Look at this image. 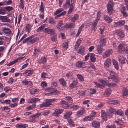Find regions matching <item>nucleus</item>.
<instances>
[{
	"mask_svg": "<svg viewBox=\"0 0 128 128\" xmlns=\"http://www.w3.org/2000/svg\"><path fill=\"white\" fill-rule=\"evenodd\" d=\"M104 18L105 20L108 23L111 22L112 21V19L107 16H104Z\"/></svg>",
	"mask_w": 128,
	"mask_h": 128,
	"instance_id": "obj_32",
	"label": "nucleus"
},
{
	"mask_svg": "<svg viewBox=\"0 0 128 128\" xmlns=\"http://www.w3.org/2000/svg\"><path fill=\"white\" fill-rule=\"evenodd\" d=\"M57 37L56 35L53 36L51 38L53 42H56L57 40Z\"/></svg>",
	"mask_w": 128,
	"mask_h": 128,
	"instance_id": "obj_54",
	"label": "nucleus"
},
{
	"mask_svg": "<svg viewBox=\"0 0 128 128\" xmlns=\"http://www.w3.org/2000/svg\"><path fill=\"white\" fill-rule=\"evenodd\" d=\"M34 35H33L26 38L23 40V43L24 44L26 42L28 44H31L38 41V38L36 37L32 39V38L34 37Z\"/></svg>",
	"mask_w": 128,
	"mask_h": 128,
	"instance_id": "obj_1",
	"label": "nucleus"
},
{
	"mask_svg": "<svg viewBox=\"0 0 128 128\" xmlns=\"http://www.w3.org/2000/svg\"><path fill=\"white\" fill-rule=\"evenodd\" d=\"M46 58L45 57H42L40 59L38 63L39 64H44L46 62Z\"/></svg>",
	"mask_w": 128,
	"mask_h": 128,
	"instance_id": "obj_19",
	"label": "nucleus"
},
{
	"mask_svg": "<svg viewBox=\"0 0 128 128\" xmlns=\"http://www.w3.org/2000/svg\"><path fill=\"white\" fill-rule=\"evenodd\" d=\"M63 24L62 21V20H60L56 25L57 29L61 31V28H62V25Z\"/></svg>",
	"mask_w": 128,
	"mask_h": 128,
	"instance_id": "obj_12",
	"label": "nucleus"
},
{
	"mask_svg": "<svg viewBox=\"0 0 128 128\" xmlns=\"http://www.w3.org/2000/svg\"><path fill=\"white\" fill-rule=\"evenodd\" d=\"M47 76V74L45 72H43L42 74L41 77L42 78L44 79L46 78Z\"/></svg>",
	"mask_w": 128,
	"mask_h": 128,
	"instance_id": "obj_56",
	"label": "nucleus"
},
{
	"mask_svg": "<svg viewBox=\"0 0 128 128\" xmlns=\"http://www.w3.org/2000/svg\"><path fill=\"white\" fill-rule=\"evenodd\" d=\"M122 95L123 96H128V91L127 90L126 88L124 89L122 91Z\"/></svg>",
	"mask_w": 128,
	"mask_h": 128,
	"instance_id": "obj_33",
	"label": "nucleus"
},
{
	"mask_svg": "<svg viewBox=\"0 0 128 128\" xmlns=\"http://www.w3.org/2000/svg\"><path fill=\"white\" fill-rule=\"evenodd\" d=\"M104 26H102L99 28V30L100 31V34H102L104 33Z\"/></svg>",
	"mask_w": 128,
	"mask_h": 128,
	"instance_id": "obj_47",
	"label": "nucleus"
},
{
	"mask_svg": "<svg viewBox=\"0 0 128 128\" xmlns=\"http://www.w3.org/2000/svg\"><path fill=\"white\" fill-rule=\"evenodd\" d=\"M125 22L123 21H120L116 23V24L117 25L120 26L124 24H125Z\"/></svg>",
	"mask_w": 128,
	"mask_h": 128,
	"instance_id": "obj_42",
	"label": "nucleus"
},
{
	"mask_svg": "<svg viewBox=\"0 0 128 128\" xmlns=\"http://www.w3.org/2000/svg\"><path fill=\"white\" fill-rule=\"evenodd\" d=\"M112 51L111 49H108L106 50L105 52H104L103 54V58H106L109 56L110 54L112 53Z\"/></svg>",
	"mask_w": 128,
	"mask_h": 128,
	"instance_id": "obj_4",
	"label": "nucleus"
},
{
	"mask_svg": "<svg viewBox=\"0 0 128 128\" xmlns=\"http://www.w3.org/2000/svg\"><path fill=\"white\" fill-rule=\"evenodd\" d=\"M2 20L3 22H10V20L6 16L3 17L2 18Z\"/></svg>",
	"mask_w": 128,
	"mask_h": 128,
	"instance_id": "obj_39",
	"label": "nucleus"
},
{
	"mask_svg": "<svg viewBox=\"0 0 128 128\" xmlns=\"http://www.w3.org/2000/svg\"><path fill=\"white\" fill-rule=\"evenodd\" d=\"M68 42H66L64 44L63 48L64 49L66 50L67 49L68 46Z\"/></svg>",
	"mask_w": 128,
	"mask_h": 128,
	"instance_id": "obj_51",
	"label": "nucleus"
},
{
	"mask_svg": "<svg viewBox=\"0 0 128 128\" xmlns=\"http://www.w3.org/2000/svg\"><path fill=\"white\" fill-rule=\"evenodd\" d=\"M78 14H75L73 17L71 18L70 20L71 21L73 22H75V21L78 19Z\"/></svg>",
	"mask_w": 128,
	"mask_h": 128,
	"instance_id": "obj_30",
	"label": "nucleus"
},
{
	"mask_svg": "<svg viewBox=\"0 0 128 128\" xmlns=\"http://www.w3.org/2000/svg\"><path fill=\"white\" fill-rule=\"evenodd\" d=\"M102 117L104 120H107V117L106 112L104 110L102 111Z\"/></svg>",
	"mask_w": 128,
	"mask_h": 128,
	"instance_id": "obj_17",
	"label": "nucleus"
},
{
	"mask_svg": "<svg viewBox=\"0 0 128 128\" xmlns=\"http://www.w3.org/2000/svg\"><path fill=\"white\" fill-rule=\"evenodd\" d=\"M40 99L38 98H33L29 99L28 100L29 102L30 103L35 102L37 101H39Z\"/></svg>",
	"mask_w": 128,
	"mask_h": 128,
	"instance_id": "obj_26",
	"label": "nucleus"
},
{
	"mask_svg": "<svg viewBox=\"0 0 128 128\" xmlns=\"http://www.w3.org/2000/svg\"><path fill=\"white\" fill-rule=\"evenodd\" d=\"M99 81L104 85H106L108 84L107 82L104 80H100Z\"/></svg>",
	"mask_w": 128,
	"mask_h": 128,
	"instance_id": "obj_64",
	"label": "nucleus"
},
{
	"mask_svg": "<svg viewBox=\"0 0 128 128\" xmlns=\"http://www.w3.org/2000/svg\"><path fill=\"white\" fill-rule=\"evenodd\" d=\"M84 108H82L76 114L77 116H80V115H82L84 112Z\"/></svg>",
	"mask_w": 128,
	"mask_h": 128,
	"instance_id": "obj_24",
	"label": "nucleus"
},
{
	"mask_svg": "<svg viewBox=\"0 0 128 128\" xmlns=\"http://www.w3.org/2000/svg\"><path fill=\"white\" fill-rule=\"evenodd\" d=\"M68 122L70 126H74V122L72 119L70 118L68 119Z\"/></svg>",
	"mask_w": 128,
	"mask_h": 128,
	"instance_id": "obj_40",
	"label": "nucleus"
},
{
	"mask_svg": "<svg viewBox=\"0 0 128 128\" xmlns=\"http://www.w3.org/2000/svg\"><path fill=\"white\" fill-rule=\"evenodd\" d=\"M78 83L77 81L76 80H74L70 85V87L71 88H75L76 86Z\"/></svg>",
	"mask_w": 128,
	"mask_h": 128,
	"instance_id": "obj_15",
	"label": "nucleus"
},
{
	"mask_svg": "<svg viewBox=\"0 0 128 128\" xmlns=\"http://www.w3.org/2000/svg\"><path fill=\"white\" fill-rule=\"evenodd\" d=\"M63 10L62 8H60L58 9L54 13V14L55 15H56L60 12H62L63 11Z\"/></svg>",
	"mask_w": 128,
	"mask_h": 128,
	"instance_id": "obj_59",
	"label": "nucleus"
},
{
	"mask_svg": "<svg viewBox=\"0 0 128 128\" xmlns=\"http://www.w3.org/2000/svg\"><path fill=\"white\" fill-rule=\"evenodd\" d=\"M44 31L51 35H53L55 34L53 30L48 28H45Z\"/></svg>",
	"mask_w": 128,
	"mask_h": 128,
	"instance_id": "obj_9",
	"label": "nucleus"
},
{
	"mask_svg": "<svg viewBox=\"0 0 128 128\" xmlns=\"http://www.w3.org/2000/svg\"><path fill=\"white\" fill-rule=\"evenodd\" d=\"M31 27V25L30 24H28L26 25V29L28 30H29L30 28Z\"/></svg>",
	"mask_w": 128,
	"mask_h": 128,
	"instance_id": "obj_60",
	"label": "nucleus"
},
{
	"mask_svg": "<svg viewBox=\"0 0 128 128\" xmlns=\"http://www.w3.org/2000/svg\"><path fill=\"white\" fill-rule=\"evenodd\" d=\"M122 110H120L116 111V114H117L120 116H121L122 115Z\"/></svg>",
	"mask_w": 128,
	"mask_h": 128,
	"instance_id": "obj_50",
	"label": "nucleus"
},
{
	"mask_svg": "<svg viewBox=\"0 0 128 128\" xmlns=\"http://www.w3.org/2000/svg\"><path fill=\"white\" fill-rule=\"evenodd\" d=\"M17 62V60H15L13 61L12 62H10L9 63L7 64V65L8 66H10L14 64L16 62Z\"/></svg>",
	"mask_w": 128,
	"mask_h": 128,
	"instance_id": "obj_48",
	"label": "nucleus"
},
{
	"mask_svg": "<svg viewBox=\"0 0 128 128\" xmlns=\"http://www.w3.org/2000/svg\"><path fill=\"white\" fill-rule=\"evenodd\" d=\"M101 15V13L100 12L98 11V12L97 14V18L98 20H99L100 19V17Z\"/></svg>",
	"mask_w": 128,
	"mask_h": 128,
	"instance_id": "obj_63",
	"label": "nucleus"
},
{
	"mask_svg": "<svg viewBox=\"0 0 128 128\" xmlns=\"http://www.w3.org/2000/svg\"><path fill=\"white\" fill-rule=\"evenodd\" d=\"M118 58L119 60L121 63L124 64L125 63V61L124 59L123 56L120 55H119Z\"/></svg>",
	"mask_w": 128,
	"mask_h": 128,
	"instance_id": "obj_25",
	"label": "nucleus"
},
{
	"mask_svg": "<svg viewBox=\"0 0 128 128\" xmlns=\"http://www.w3.org/2000/svg\"><path fill=\"white\" fill-rule=\"evenodd\" d=\"M111 92V90L109 88L108 89L106 90L104 94L106 96H108L110 94Z\"/></svg>",
	"mask_w": 128,
	"mask_h": 128,
	"instance_id": "obj_38",
	"label": "nucleus"
},
{
	"mask_svg": "<svg viewBox=\"0 0 128 128\" xmlns=\"http://www.w3.org/2000/svg\"><path fill=\"white\" fill-rule=\"evenodd\" d=\"M61 104L62 107L66 109L67 108L68 106L66 102L64 101H62L61 102Z\"/></svg>",
	"mask_w": 128,
	"mask_h": 128,
	"instance_id": "obj_36",
	"label": "nucleus"
},
{
	"mask_svg": "<svg viewBox=\"0 0 128 128\" xmlns=\"http://www.w3.org/2000/svg\"><path fill=\"white\" fill-rule=\"evenodd\" d=\"M4 32L6 34H10L11 33V32L10 29L7 28H4L3 29Z\"/></svg>",
	"mask_w": 128,
	"mask_h": 128,
	"instance_id": "obj_31",
	"label": "nucleus"
},
{
	"mask_svg": "<svg viewBox=\"0 0 128 128\" xmlns=\"http://www.w3.org/2000/svg\"><path fill=\"white\" fill-rule=\"evenodd\" d=\"M36 106V104H32V106H30L28 107H27L26 108V109L28 110H30L32 109L33 108L35 107Z\"/></svg>",
	"mask_w": 128,
	"mask_h": 128,
	"instance_id": "obj_46",
	"label": "nucleus"
},
{
	"mask_svg": "<svg viewBox=\"0 0 128 128\" xmlns=\"http://www.w3.org/2000/svg\"><path fill=\"white\" fill-rule=\"evenodd\" d=\"M102 46L100 45H98L97 46V49L98 53L100 54H101L102 52H103V49L102 48Z\"/></svg>",
	"mask_w": 128,
	"mask_h": 128,
	"instance_id": "obj_37",
	"label": "nucleus"
},
{
	"mask_svg": "<svg viewBox=\"0 0 128 128\" xmlns=\"http://www.w3.org/2000/svg\"><path fill=\"white\" fill-rule=\"evenodd\" d=\"M5 9L6 10L10 11L12 10L13 8L12 7L8 6L5 7Z\"/></svg>",
	"mask_w": 128,
	"mask_h": 128,
	"instance_id": "obj_58",
	"label": "nucleus"
},
{
	"mask_svg": "<svg viewBox=\"0 0 128 128\" xmlns=\"http://www.w3.org/2000/svg\"><path fill=\"white\" fill-rule=\"evenodd\" d=\"M111 103L113 105H119L120 104L119 102L117 100H113Z\"/></svg>",
	"mask_w": 128,
	"mask_h": 128,
	"instance_id": "obj_57",
	"label": "nucleus"
},
{
	"mask_svg": "<svg viewBox=\"0 0 128 128\" xmlns=\"http://www.w3.org/2000/svg\"><path fill=\"white\" fill-rule=\"evenodd\" d=\"M92 126L95 128H97L100 126V123L98 122L94 121L92 123Z\"/></svg>",
	"mask_w": 128,
	"mask_h": 128,
	"instance_id": "obj_27",
	"label": "nucleus"
},
{
	"mask_svg": "<svg viewBox=\"0 0 128 128\" xmlns=\"http://www.w3.org/2000/svg\"><path fill=\"white\" fill-rule=\"evenodd\" d=\"M76 26L75 24L73 23L68 22L66 24L65 27L68 28H74Z\"/></svg>",
	"mask_w": 128,
	"mask_h": 128,
	"instance_id": "obj_7",
	"label": "nucleus"
},
{
	"mask_svg": "<svg viewBox=\"0 0 128 128\" xmlns=\"http://www.w3.org/2000/svg\"><path fill=\"white\" fill-rule=\"evenodd\" d=\"M94 118L95 116L94 115L88 116L87 117L84 118L83 120L84 121H88L92 120L94 119Z\"/></svg>",
	"mask_w": 128,
	"mask_h": 128,
	"instance_id": "obj_14",
	"label": "nucleus"
},
{
	"mask_svg": "<svg viewBox=\"0 0 128 128\" xmlns=\"http://www.w3.org/2000/svg\"><path fill=\"white\" fill-rule=\"evenodd\" d=\"M48 90L50 92V93L51 94H58L60 93L59 92L56 90L52 88H48Z\"/></svg>",
	"mask_w": 128,
	"mask_h": 128,
	"instance_id": "obj_13",
	"label": "nucleus"
},
{
	"mask_svg": "<svg viewBox=\"0 0 128 128\" xmlns=\"http://www.w3.org/2000/svg\"><path fill=\"white\" fill-rule=\"evenodd\" d=\"M95 55L94 53H91L90 56V60L92 62H94L96 60V59L94 57Z\"/></svg>",
	"mask_w": 128,
	"mask_h": 128,
	"instance_id": "obj_35",
	"label": "nucleus"
},
{
	"mask_svg": "<svg viewBox=\"0 0 128 128\" xmlns=\"http://www.w3.org/2000/svg\"><path fill=\"white\" fill-rule=\"evenodd\" d=\"M41 114L40 113L36 114L35 115L32 116L33 118H35L38 117Z\"/></svg>",
	"mask_w": 128,
	"mask_h": 128,
	"instance_id": "obj_61",
	"label": "nucleus"
},
{
	"mask_svg": "<svg viewBox=\"0 0 128 128\" xmlns=\"http://www.w3.org/2000/svg\"><path fill=\"white\" fill-rule=\"evenodd\" d=\"M45 27V24H43L42 25H41L40 27H39V28L36 30L37 32H40Z\"/></svg>",
	"mask_w": 128,
	"mask_h": 128,
	"instance_id": "obj_41",
	"label": "nucleus"
},
{
	"mask_svg": "<svg viewBox=\"0 0 128 128\" xmlns=\"http://www.w3.org/2000/svg\"><path fill=\"white\" fill-rule=\"evenodd\" d=\"M22 82L25 84V85H28L29 84L31 83V82L30 81L28 82L26 80H24Z\"/></svg>",
	"mask_w": 128,
	"mask_h": 128,
	"instance_id": "obj_55",
	"label": "nucleus"
},
{
	"mask_svg": "<svg viewBox=\"0 0 128 128\" xmlns=\"http://www.w3.org/2000/svg\"><path fill=\"white\" fill-rule=\"evenodd\" d=\"M99 42L100 44V45L104 46L106 44V41L104 38L102 37L99 41Z\"/></svg>",
	"mask_w": 128,
	"mask_h": 128,
	"instance_id": "obj_18",
	"label": "nucleus"
},
{
	"mask_svg": "<svg viewBox=\"0 0 128 128\" xmlns=\"http://www.w3.org/2000/svg\"><path fill=\"white\" fill-rule=\"evenodd\" d=\"M66 12L65 11H64L58 15L56 16L55 17V18L56 19L58 17H60L61 16H63L64 15L66 14Z\"/></svg>",
	"mask_w": 128,
	"mask_h": 128,
	"instance_id": "obj_52",
	"label": "nucleus"
},
{
	"mask_svg": "<svg viewBox=\"0 0 128 128\" xmlns=\"http://www.w3.org/2000/svg\"><path fill=\"white\" fill-rule=\"evenodd\" d=\"M63 110L61 109H57L55 110L54 112L53 113V114L55 116H57V114H61Z\"/></svg>",
	"mask_w": 128,
	"mask_h": 128,
	"instance_id": "obj_23",
	"label": "nucleus"
},
{
	"mask_svg": "<svg viewBox=\"0 0 128 128\" xmlns=\"http://www.w3.org/2000/svg\"><path fill=\"white\" fill-rule=\"evenodd\" d=\"M66 3L64 5V7H68L70 6H71L70 0H66Z\"/></svg>",
	"mask_w": 128,
	"mask_h": 128,
	"instance_id": "obj_45",
	"label": "nucleus"
},
{
	"mask_svg": "<svg viewBox=\"0 0 128 128\" xmlns=\"http://www.w3.org/2000/svg\"><path fill=\"white\" fill-rule=\"evenodd\" d=\"M77 76L78 78L81 81H83L84 80L83 77L81 75L78 74H77Z\"/></svg>",
	"mask_w": 128,
	"mask_h": 128,
	"instance_id": "obj_43",
	"label": "nucleus"
},
{
	"mask_svg": "<svg viewBox=\"0 0 128 128\" xmlns=\"http://www.w3.org/2000/svg\"><path fill=\"white\" fill-rule=\"evenodd\" d=\"M4 110L6 112H8L10 111V109L7 106H4Z\"/></svg>",
	"mask_w": 128,
	"mask_h": 128,
	"instance_id": "obj_62",
	"label": "nucleus"
},
{
	"mask_svg": "<svg viewBox=\"0 0 128 128\" xmlns=\"http://www.w3.org/2000/svg\"><path fill=\"white\" fill-rule=\"evenodd\" d=\"M85 65V63L83 61H78L76 64V67L78 68H80L81 67L84 68Z\"/></svg>",
	"mask_w": 128,
	"mask_h": 128,
	"instance_id": "obj_10",
	"label": "nucleus"
},
{
	"mask_svg": "<svg viewBox=\"0 0 128 128\" xmlns=\"http://www.w3.org/2000/svg\"><path fill=\"white\" fill-rule=\"evenodd\" d=\"M112 62L110 58H108L105 61L104 64V67L108 68Z\"/></svg>",
	"mask_w": 128,
	"mask_h": 128,
	"instance_id": "obj_5",
	"label": "nucleus"
},
{
	"mask_svg": "<svg viewBox=\"0 0 128 128\" xmlns=\"http://www.w3.org/2000/svg\"><path fill=\"white\" fill-rule=\"evenodd\" d=\"M72 114V112L71 111L66 112L64 115V118H69Z\"/></svg>",
	"mask_w": 128,
	"mask_h": 128,
	"instance_id": "obj_28",
	"label": "nucleus"
},
{
	"mask_svg": "<svg viewBox=\"0 0 128 128\" xmlns=\"http://www.w3.org/2000/svg\"><path fill=\"white\" fill-rule=\"evenodd\" d=\"M33 71L32 70H26L24 72L23 74L25 76H30L33 73Z\"/></svg>",
	"mask_w": 128,
	"mask_h": 128,
	"instance_id": "obj_8",
	"label": "nucleus"
},
{
	"mask_svg": "<svg viewBox=\"0 0 128 128\" xmlns=\"http://www.w3.org/2000/svg\"><path fill=\"white\" fill-rule=\"evenodd\" d=\"M109 2L107 5V9L108 13L111 14L113 11V6L114 3L111 0H109Z\"/></svg>",
	"mask_w": 128,
	"mask_h": 128,
	"instance_id": "obj_3",
	"label": "nucleus"
},
{
	"mask_svg": "<svg viewBox=\"0 0 128 128\" xmlns=\"http://www.w3.org/2000/svg\"><path fill=\"white\" fill-rule=\"evenodd\" d=\"M112 62L114 65L115 68L116 69H118L119 68L118 65V62L117 61L113 59L112 60Z\"/></svg>",
	"mask_w": 128,
	"mask_h": 128,
	"instance_id": "obj_29",
	"label": "nucleus"
},
{
	"mask_svg": "<svg viewBox=\"0 0 128 128\" xmlns=\"http://www.w3.org/2000/svg\"><path fill=\"white\" fill-rule=\"evenodd\" d=\"M59 82L63 86H66V80L63 78H61L59 79Z\"/></svg>",
	"mask_w": 128,
	"mask_h": 128,
	"instance_id": "obj_22",
	"label": "nucleus"
},
{
	"mask_svg": "<svg viewBox=\"0 0 128 128\" xmlns=\"http://www.w3.org/2000/svg\"><path fill=\"white\" fill-rule=\"evenodd\" d=\"M84 51L85 50L84 46H81L79 48V50L78 52L80 54H83L84 53Z\"/></svg>",
	"mask_w": 128,
	"mask_h": 128,
	"instance_id": "obj_20",
	"label": "nucleus"
},
{
	"mask_svg": "<svg viewBox=\"0 0 128 128\" xmlns=\"http://www.w3.org/2000/svg\"><path fill=\"white\" fill-rule=\"evenodd\" d=\"M116 33L120 39L122 38L124 36V32L121 30H116Z\"/></svg>",
	"mask_w": 128,
	"mask_h": 128,
	"instance_id": "obj_6",
	"label": "nucleus"
},
{
	"mask_svg": "<svg viewBox=\"0 0 128 128\" xmlns=\"http://www.w3.org/2000/svg\"><path fill=\"white\" fill-rule=\"evenodd\" d=\"M48 107L46 102L40 105V108H42L44 107Z\"/></svg>",
	"mask_w": 128,
	"mask_h": 128,
	"instance_id": "obj_53",
	"label": "nucleus"
},
{
	"mask_svg": "<svg viewBox=\"0 0 128 128\" xmlns=\"http://www.w3.org/2000/svg\"><path fill=\"white\" fill-rule=\"evenodd\" d=\"M116 110L115 109L111 108L109 110V115L112 116L114 114H116Z\"/></svg>",
	"mask_w": 128,
	"mask_h": 128,
	"instance_id": "obj_16",
	"label": "nucleus"
},
{
	"mask_svg": "<svg viewBox=\"0 0 128 128\" xmlns=\"http://www.w3.org/2000/svg\"><path fill=\"white\" fill-rule=\"evenodd\" d=\"M71 7H70L69 10L68 12V14H69L71 13L73 11V4H71Z\"/></svg>",
	"mask_w": 128,
	"mask_h": 128,
	"instance_id": "obj_49",
	"label": "nucleus"
},
{
	"mask_svg": "<svg viewBox=\"0 0 128 128\" xmlns=\"http://www.w3.org/2000/svg\"><path fill=\"white\" fill-rule=\"evenodd\" d=\"M48 22L49 23L53 24H56V22L52 18H50L49 19Z\"/></svg>",
	"mask_w": 128,
	"mask_h": 128,
	"instance_id": "obj_44",
	"label": "nucleus"
},
{
	"mask_svg": "<svg viewBox=\"0 0 128 128\" xmlns=\"http://www.w3.org/2000/svg\"><path fill=\"white\" fill-rule=\"evenodd\" d=\"M56 99L53 98L52 99H46V103L48 107L51 105V104L53 102L55 101Z\"/></svg>",
	"mask_w": 128,
	"mask_h": 128,
	"instance_id": "obj_11",
	"label": "nucleus"
},
{
	"mask_svg": "<svg viewBox=\"0 0 128 128\" xmlns=\"http://www.w3.org/2000/svg\"><path fill=\"white\" fill-rule=\"evenodd\" d=\"M82 40L80 39H78L76 41V43L75 46V50H77L78 48V47L80 46V44L81 43Z\"/></svg>",
	"mask_w": 128,
	"mask_h": 128,
	"instance_id": "obj_21",
	"label": "nucleus"
},
{
	"mask_svg": "<svg viewBox=\"0 0 128 128\" xmlns=\"http://www.w3.org/2000/svg\"><path fill=\"white\" fill-rule=\"evenodd\" d=\"M118 50L119 53H122L124 51L128 54V47L124 44H120L118 45Z\"/></svg>",
	"mask_w": 128,
	"mask_h": 128,
	"instance_id": "obj_2",
	"label": "nucleus"
},
{
	"mask_svg": "<svg viewBox=\"0 0 128 128\" xmlns=\"http://www.w3.org/2000/svg\"><path fill=\"white\" fill-rule=\"evenodd\" d=\"M28 126V125L26 124H17L16 125V126L17 128H26Z\"/></svg>",
	"mask_w": 128,
	"mask_h": 128,
	"instance_id": "obj_34",
	"label": "nucleus"
}]
</instances>
